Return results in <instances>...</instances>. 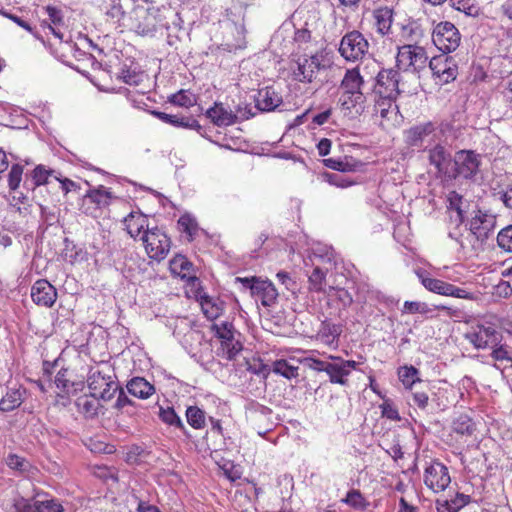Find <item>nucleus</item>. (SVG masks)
<instances>
[{
	"instance_id": "412c9836",
	"label": "nucleus",
	"mask_w": 512,
	"mask_h": 512,
	"mask_svg": "<svg viewBox=\"0 0 512 512\" xmlns=\"http://www.w3.org/2000/svg\"><path fill=\"white\" fill-rule=\"evenodd\" d=\"M429 164L434 166L437 173L448 174V167L453 161L450 152L441 144H436L427 150Z\"/></svg>"
},
{
	"instance_id": "f03ea898",
	"label": "nucleus",
	"mask_w": 512,
	"mask_h": 512,
	"mask_svg": "<svg viewBox=\"0 0 512 512\" xmlns=\"http://www.w3.org/2000/svg\"><path fill=\"white\" fill-rule=\"evenodd\" d=\"M363 85V77L360 75L357 68L348 69L346 71L340 84L342 93L339 102L342 109L348 111L355 109L358 114L364 111L366 97L362 92Z\"/></svg>"
},
{
	"instance_id": "bb28decb",
	"label": "nucleus",
	"mask_w": 512,
	"mask_h": 512,
	"mask_svg": "<svg viewBox=\"0 0 512 512\" xmlns=\"http://www.w3.org/2000/svg\"><path fill=\"white\" fill-rule=\"evenodd\" d=\"M152 115L160 119L161 121L168 123L175 127H182V128H190V129H200L201 126L198 123L197 120L193 118H185V117H179L177 115H171L160 111H152Z\"/></svg>"
},
{
	"instance_id": "8fccbe9b",
	"label": "nucleus",
	"mask_w": 512,
	"mask_h": 512,
	"mask_svg": "<svg viewBox=\"0 0 512 512\" xmlns=\"http://www.w3.org/2000/svg\"><path fill=\"white\" fill-rule=\"evenodd\" d=\"M403 312L410 314H427L431 312V308L424 302L419 301H405L403 305Z\"/></svg>"
},
{
	"instance_id": "603ef678",
	"label": "nucleus",
	"mask_w": 512,
	"mask_h": 512,
	"mask_svg": "<svg viewBox=\"0 0 512 512\" xmlns=\"http://www.w3.org/2000/svg\"><path fill=\"white\" fill-rule=\"evenodd\" d=\"M231 327V324L227 322L222 323L220 326L215 325L216 336L222 339V345H229L231 340L234 339Z\"/></svg>"
},
{
	"instance_id": "2eb2a0df",
	"label": "nucleus",
	"mask_w": 512,
	"mask_h": 512,
	"mask_svg": "<svg viewBox=\"0 0 512 512\" xmlns=\"http://www.w3.org/2000/svg\"><path fill=\"white\" fill-rule=\"evenodd\" d=\"M31 299L38 306L50 308L57 299V290L47 280L39 279L31 287Z\"/></svg>"
},
{
	"instance_id": "2f4dec72",
	"label": "nucleus",
	"mask_w": 512,
	"mask_h": 512,
	"mask_svg": "<svg viewBox=\"0 0 512 512\" xmlns=\"http://www.w3.org/2000/svg\"><path fill=\"white\" fill-rule=\"evenodd\" d=\"M419 374V370L412 365H405L398 369L399 380L406 389L410 390L416 383L422 382L421 378L419 377Z\"/></svg>"
},
{
	"instance_id": "cd10ccee",
	"label": "nucleus",
	"mask_w": 512,
	"mask_h": 512,
	"mask_svg": "<svg viewBox=\"0 0 512 512\" xmlns=\"http://www.w3.org/2000/svg\"><path fill=\"white\" fill-rule=\"evenodd\" d=\"M100 398L81 396L76 399L75 406L78 413L82 414L87 419H92L98 415L100 404L98 402Z\"/></svg>"
},
{
	"instance_id": "6ab92c4d",
	"label": "nucleus",
	"mask_w": 512,
	"mask_h": 512,
	"mask_svg": "<svg viewBox=\"0 0 512 512\" xmlns=\"http://www.w3.org/2000/svg\"><path fill=\"white\" fill-rule=\"evenodd\" d=\"M434 131L435 125L432 122L421 123L404 131V141L409 147L421 148L425 138Z\"/></svg>"
},
{
	"instance_id": "9b49d317",
	"label": "nucleus",
	"mask_w": 512,
	"mask_h": 512,
	"mask_svg": "<svg viewBox=\"0 0 512 512\" xmlns=\"http://www.w3.org/2000/svg\"><path fill=\"white\" fill-rule=\"evenodd\" d=\"M369 43L357 30L346 33L340 42L339 53L347 61H358L368 52Z\"/></svg>"
},
{
	"instance_id": "680f3d73",
	"label": "nucleus",
	"mask_w": 512,
	"mask_h": 512,
	"mask_svg": "<svg viewBox=\"0 0 512 512\" xmlns=\"http://www.w3.org/2000/svg\"><path fill=\"white\" fill-rule=\"evenodd\" d=\"M235 281L241 283L244 289H249L252 294V293H254V291H255L254 287L257 286V284L259 283L260 278H257L255 276H253V277H236Z\"/></svg>"
},
{
	"instance_id": "a211bd4d",
	"label": "nucleus",
	"mask_w": 512,
	"mask_h": 512,
	"mask_svg": "<svg viewBox=\"0 0 512 512\" xmlns=\"http://www.w3.org/2000/svg\"><path fill=\"white\" fill-rule=\"evenodd\" d=\"M137 7L135 0H109L106 14L125 28L127 18H131L132 11Z\"/></svg>"
},
{
	"instance_id": "f3484780",
	"label": "nucleus",
	"mask_w": 512,
	"mask_h": 512,
	"mask_svg": "<svg viewBox=\"0 0 512 512\" xmlns=\"http://www.w3.org/2000/svg\"><path fill=\"white\" fill-rule=\"evenodd\" d=\"M324 67L317 55L310 57L299 58L297 67L293 69L294 79L303 82L311 83L316 76V73Z\"/></svg>"
},
{
	"instance_id": "4c0bfd02",
	"label": "nucleus",
	"mask_w": 512,
	"mask_h": 512,
	"mask_svg": "<svg viewBox=\"0 0 512 512\" xmlns=\"http://www.w3.org/2000/svg\"><path fill=\"white\" fill-rule=\"evenodd\" d=\"M159 418L167 425L174 426L185 431V426L181 418L176 414L172 407L162 408L159 410Z\"/></svg>"
},
{
	"instance_id": "0e129e2a",
	"label": "nucleus",
	"mask_w": 512,
	"mask_h": 512,
	"mask_svg": "<svg viewBox=\"0 0 512 512\" xmlns=\"http://www.w3.org/2000/svg\"><path fill=\"white\" fill-rule=\"evenodd\" d=\"M118 397L115 402V408L117 409H123L124 407L128 405H133V401L126 395V393L123 391V389L119 386V390L117 391Z\"/></svg>"
},
{
	"instance_id": "ddd939ff",
	"label": "nucleus",
	"mask_w": 512,
	"mask_h": 512,
	"mask_svg": "<svg viewBox=\"0 0 512 512\" xmlns=\"http://www.w3.org/2000/svg\"><path fill=\"white\" fill-rule=\"evenodd\" d=\"M451 478L448 468L441 462L432 461L424 472V483L433 492L444 491L450 484Z\"/></svg>"
},
{
	"instance_id": "6e6d98bb",
	"label": "nucleus",
	"mask_w": 512,
	"mask_h": 512,
	"mask_svg": "<svg viewBox=\"0 0 512 512\" xmlns=\"http://www.w3.org/2000/svg\"><path fill=\"white\" fill-rule=\"evenodd\" d=\"M303 363L305 366H307L309 369L318 371V372H326L328 366V361H323L320 359L307 357L303 360Z\"/></svg>"
},
{
	"instance_id": "4be33fe9",
	"label": "nucleus",
	"mask_w": 512,
	"mask_h": 512,
	"mask_svg": "<svg viewBox=\"0 0 512 512\" xmlns=\"http://www.w3.org/2000/svg\"><path fill=\"white\" fill-rule=\"evenodd\" d=\"M54 384L61 394H75L84 387L83 381H73L67 368H61L54 379Z\"/></svg>"
},
{
	"instance_id": "bf43d9fd",
	"label": "nucleus",
	"mask_w": 512,
	"mask_h": 512,
	"mask_svg": "<svg viewBox=\"0 0 512 512\" xmlns=\"http://www.w3.org/2000/svg\"><path fill=\"white\" fill-rule=\"evenodd\" d=\"M327 180L330 184L340 188H346L353 184L352 181L346 179L342 174L339 173L327 174Z\"/></svg>"
},
{
	"instance_id": "e2e57ef3",
	"label": "nucleus",
	"mask_w": 512,
	"mask_h": 512,
	"mask_svg": "<svg viewBox=\"0 0 512 512\" xmlns=\"http://www.w3.org/2000/svg\"><path fill=\"white\" fill-rule=\"evenodd\" d=\"M276 277L278 281L286 287L287 290L293 291L295 289L296 283L292 280L287 272L280 271L277 273Z\"/></svg>"
},
{
	"instance_id": "c9c22d12",
	"label": "nucleus",
	"mask_w": 512,
	"mask_h": 512,
	"mask_svg": "<svg viewBox=\"0 0 512 512\" xmlns=\"http://www.w3.org/2000/svg\"><path fill=\"white\" fill-rule=\"evenodd\" d=\"M186 419L194 429H202L205 426V412L197 406H189L186 409Z\"/></svg>"
},
{
	"instance_id": "a19ab883",
	"label": "nucleus",
	"mask_w": 512,
	"mask_h": 512,
	"mask_svg": "<svg viewBox=\"0 0 512 512\" xmlns=\"http://www.w3.org/2000/svg\"><path fill=\"white\" fill-rule=\"evenodd\" d=\"M169 102L177 106L188 108L196 103V98L191 92L180 90L169 97Z\"/></svg>"
},
{
	"instance_id": "58836bf2",
	"label": "nucleus",
	"mask_w": 512,
	"mask_h": 512,
	"mask_svg": "<svg viewBox=\"0 0 512 512\" xmlns=\"http://www.w3.org/2000/svg\"><path fill=\"white\" fill-rule=\"evenodd\" d=\"M497 246L506 253H512V224L502 228L496 237Z\"/></svg>"
},
{
	"instance_id": "7c9ffc66",
	"label": "nucleus",
	"mask_w": 512,
	"mask_h": 512,
	"mask_svg": "<svg viewBox=\"0 0 512 512\" xmlns=\"http://www.w3.org/2000/svg\"><path fill=\"white\" fill-rule=\"evenodd\" d=\"M448 209L457 213L458 222L463 223L467 212L468 202L456 191L449 192L447 196Z\"/></svg>"
},
{
	"instance_id": "4d7b16f0",
	"label": "nucleus",
	"mask_w": 512,
	"mask_h": 512,
	"mask_svg": "<svg viewBox=\"0 0 512 512\" xmlns=\"http://www.w3.org/2000/svg\"><path fill=\"white\" fill-rule=\"evenodd\" d=\"M380 407H381V412H382L383 417H386L390 420H395V421L400 420L398 410L393 405V403H391L389 401H385Z\"/></svg>"
},
{
	"instance_id": "774afa93",
	"label": "nucleus",
	"mask_w": 512,
	"mask_h": 512,
	"mask_svg": "<svg viewBox=\"0 0 512 512\" xmlns=\"http://www.w3.org/2000/svg\"><path fill=\"white\" fill-rule=\"evenodd\" d=\"M496 294L503 298H508L512 295V286L507 281H500L496 286Z\"/></svg>"
},
{
	"instance_id": "69168bd1",
	"label": "nucleus",
	"mask_w": 512,
	"mask_h": 512,
	"mask_svg": "<svg viewBox=\"0 0 512 512\" xmlns=\"http://www.w3.org/2000/svg\"><path fill=\"white\" fill-rule=\"evenodd\" d=\"M413 402L420 409L424 410L428 406L429 397L425 392H414L412 393Z\"/></svg>"
},
{
	"instance_id": "aec40b11",
	"label": "nucleus",
	"mask_w": 512,
	"mask_h": 512,
	"mask_svg": "<svg viewBox=\"0 0 512 512\" xmlns=\"http://www.w3.org/2000/svg\"><path fill=\"white\" fill-rule=\"evenodd\" d=\"M255 107L261 112H270L282 104V96L274 87L259 89L255 95Z\"/></svg>"
},
{
	"instance_id": "79ce46f5",
	"label": "nucleus",
	"mask_w": 512,
	"mask_h": 512,
	"mask_svg": "<svg viewBox=\"0 0 512 512\" xmlns=\"http://www.w3.org/2000/svg\"><path fill=\"white\" fill-rule=\"evenodd\" d=\"M450 5L467 16L477 17L479 15V8L471 0H450Z\"/></svg>"
},
{
	"instance_id": "c85d7f7f",
	"label": "nucleus",
	"mask_w": 512,
	"mask_h": 512,
	"mask_svg": "<svg viewBox=\"0 0 512 512\" xmlns=\"http://www.w3.org/2000/svg\"><path fill=\"white\" fill-rule=\"evenodd\" d=\"M374 18L377 31L382 35L388 34L393 22V10L387 6L380 7L374 11Z\"/></svg>"
},
{
	"instance_id": "7ed1b4c3",
	"label": "nucleus",
	"mask_w": 512,
	"mask_h": 512,
	"mask_svg": "<svg viewBox=\"0 0 512 512\" xmlns=\"http://www.w3.org/2000/svg\"><path fill=\"white\" fill-rule=\"evenodd\" d=\"M467 226L472 236L471 245L474 251H483L497 226V217L488 210L477 208L472 211Z\"/></svg>"
},
{
	"instance_id": "338daca9",
	"label": "nucleus",
	"mask_w": 512,
	"mask_h": 512,
	"mask_svg": "<svg viewBox=\"0 0 512 512\" xmlns=\"http://www.w3.org/2000/svg\"><path fill=\"white\" fill-rule=\"evenodd\" d=\"M45 9L49 16V19L51 20V22L53 24L57 25V24L62 23L63 16H62V12L60 9H58L54 6H47Z\"/></svg>"
},
{
	"instance_id": "dca6fc26",
	"label": "nucleus",
	"mask_w": 512,
	"mask_h": 512,
	"mask_svg": "<svg viewBox=\"0 0 512 512\" xmlns=\"http://www.w3.org/2000/svg\"><path fill=\"white\" fill-rule=\"evenodd\" d=\"M500 337L496 329L483 325L477 326L466 334V339L477 349H490Z\"/></svg>"
},
{
	"instance_id": "39448f33",
	"label": "nucleus",
	"mask_w": 512,
	"mask_h": 512,
	"mask_svg": "<svg viewBox=\"0 0 512 512\" xmlns=\"http://www.w3.org/2000/svg\"><path fill=\"white\" fill-rule=\"evenodd\" d=\"M375 92L380 98L388 101L389 107H393V103L402 93L410 92L405 88L403 76L398 69L388 68L378 72L376 77Z\"/></svg>"
},
{
	"instance_id": "864d4df0",
	"label": "nucleus",
	"mask_w": 512,
	"mask_h": 512,
	"mask_svg": "<svg viewBox=\"0 0 512 512\" xmlns=\"http://www.w3.org/2000/svg\"><path fill=\"white\" fill-rule=\"evenodd\" d=\"M119 77L129 85H138L142 81V74L130 68H122Z\"/></svg>"
},
{
	"instance_id": "5701e85b",
	"label": "nucleus",
	"mask_w": 512,
	"mask_h": 512,
	"mask_svg": "<svg viewBox=\"0 0 512 512\" xmlns=\"http://www.w3.org/2000/svg\"><path fill=\"white\" fill-rule=\"evenodd\" d=\"M490 349V356L495 361L493 366L496 369L503 372L505 368L512 366V348L505 343L502 344L500 338Z\"/></svg>"
},
{
	"instance_id": "423d86ee",
	"label": "nucleus",
	"mask_w": 512,
	"mask_h": 512,
	"mask_svg": "<svg viewBox=\"0 0 512 512\" xmlns=\"http://www.w3.org/2000/svg\"><path fill=\"white\" fill-rule=\"evenodd\" d=\"M428 56L423 47L403 45L398 48L396 68L399 71L418 79V73L426 67Z\"/></svg>"
},
{
	"instance_id": "9d476101",
	"label": "nucleus",
	"mask_w": 512,
	"mask_h": 512,
	"mask_svg": "<svg viewBox=\"0 0 512 512\" xmlns=\"http://www.w3.org/2000/svg\"><path fill=\"white\" fill-rule=\"evenodd\" d=\"M432 41L440 51L450 53L459 47L461 35L453 23L444 21L433 29Z\"/></svg>"
},
{
	"instance_id": "f257e3e1",
	"label": "nucleus",
	"mask_w": 512,
	"mask_h": 512,
	"mask_svg": "<svg viewBox=\"0 0 512 512\" xmlns=\"http://www.w3.org/2000/svg\"><path fill=\"white\" fill-rule=\"evenodd\" d=\"M162 10L156 6H141L132 11L131 18L126 19L125 28L135 31L141 36H154L158 31L169 28Z\"/></svg>"
},
{
	"instance_id": "393cba45",
	"label": "nucleus",
	"mask_w": 512,
	"mask_h": 512,
	"mask_svg": "<svg viewBox=\"0 0 512 512\" xmlns=\"http://www.w3.org/2000/svg\"><path fill=\"white\" fill-rule=\"evenodd\" d=\"M254 289L252 296L260 299L263 306L270 307L276 302L278 292L271 281L260 279Z\"/></svg>"
},
{
	"instance_id": "20e7f679",
	"label": "nucleus",
	"mask_w": 512,
	"mask_h": 512,
	"mask_svg": "<svg viewBox=\"0 0 512 512\" xmlns=\"http://www.w3.org/2000/svg\"><path fill=\"white\" fill-rule=\"evenodd\" d=\"M87 385L91 391V397L100 398V400L105 402L114 398L119 390L116 375L108 366H105L104 369L99 367L91 368L87 376Z\"/></svg>"
},
{
	"instance_id": "a878e982",
	"label": "nucleus",
	"mask_w": 512,
	"mask_h": 512,
	"mask_svg": "<svg viewBox=\"0 0 512 512\" xmlns=\"http://www.w3.org/2000/svg\"><path fill=\"white\" fill-rule=\"evenodd\" d=\"M127 390L135 397L147 399L155 392V387L143 377H134L127 383Z\"/></svg>"
},
{
	"instance_id": "6e6552de",
	"label": "nucleus",
	"mask_w": 512,
	"mask_h": 512,
	"mask_svg": "<svg viewBox=\"0 0 512 512\" xmlns=\"http://www.w3.org/2000/svg\"><path fill=\"white\" fill-rule=\"evenodd\" d=\"M141 240L148 256L156 261L163 260L170 251V238L158 227L145 230Z\"/></svg>"
},
{
	"instance_id": "49530a36",
	"label": "nucleus",
	"mask_w": 512,
	"mask_h": 512,
	"mask_svg": "<svg viewBox=\"0 0 512 512\" xmlns=\"http://www.w3.org/2000/svg\"><path fill=\"white\" fill-rule=\"evenodd\" d=\"M191 267L192 264L184 256L181 255L174 257L170 261L171 271L179 275L182 274V276H185V273L188 272Z\"/></svg>"
},
{
	"instance_id": "a18cd8bd",
	"label": "nucleus",
	"mask_w": 512,
	"mask_h": 512,
	"mask_svg": "<svg viewBox=\"0 0 512 512\" xmlns=\"http://www.w3.org/2000/svg\"><path fill=\"white\" fill-rule=\"evenodd\" d=\"M273 371L287 379L296 378L298 376V367L290 365L285 360L276 361Z\"/></svg>"
},
{
	"instance_id": "5fc2aeb1",
	"label": "nucleus",
	"mask_w": 512,
	"mask_h": 512,
	"mask_svg": "<svg viewBox=\"0 0 512 512\" xmlns=\"http://www.w3.org/2000/svg\"><path fill=\"white\" fill-rule=\"evenodd\" d=\"M15 512H36L35 502L32 504L28 499L20 497L14 500Z\"/></svg>"
},
{
	"instance_id": "37998d69",
	"label": "nucleus",
	"mask_w": 512,
	"mask_h": 512,
	"mask_svg": "<svg viewBox=\"0 0 512 512\" xmlns=\"http://www.w3.org/2000/svg\"><path fill=\"white\" fill-rule=\"evenodd\" d=\"M326 281V273L320 267H315L309 276L310 290L323 292Z\"/></svg>"
},
{
	"instance_id": "1a4fd4ad",
	"label": "nucleus",
	"mask_w": 512,
	"mask_h": 512,
	"mask_svg": "<svg viewBox=\"0 0 512 512\" xmlns=\"http://www.w3.org/2000/svg\"><path fill=\"white\" fill-rule=\"evenodd\" d=\"M416 274L422 285L430 292L460 299L473 300L475 298L472 292L459 288L443 280L431 278L426 271L419 270Z\"/></svg>"
},
{
	"instance_id": "ea45409f",
	"label": "nucleus",
	"mask_w": 512,
	"mask_h": 512,
	"mask_svg": "<svg viewBox=\"0 0 512 512\" xmlns=\"http://www.w3.org/2000/svg\"><path fill=\"white\" fill-rule=\"evenodd\" d=\"M342 501L357 510H365L369 506L362 493L355 489L350 490Z\"/></svg>"
},
{
	"instance_id": "f8f14e48",
	"label": "nucleus",
	"mask_w": 512,
	"mask_h": 512,
	"mask_svg": "<svg viewBox=\"0 0 512 512\" xmlns=\"http://www.w3.org/2000/svg\"><path fill=\"white\" fill-rule=\"evenodd\" d=\"M248 106L241 108L238 106L236 113L228 110L222 103H215L213 107L206 111V116L217 126H230L239 120L249 119L255 113Z\"/></svg>"
},
{
	"instance_id": "72a5a7b5",
	"label": "nucleus",
	"mask_w": 512,
	"mask_h": 512,
	"mask_svg": "<svg viewBox=\"0 0 512 512\" xmlns=\"http://www.w3.org/2000/svg\"><path fill=\"white\" fill-rule=\"evenodd\" d=\"M453 431L460 435L470 436L476 430L475 423L473 420L465 414L458 416L452 425Z\"/></svg>"
},
{
	"instance_id": "13d9d810",
	"label": "nucleus",
	"mask_w": 512,
	"mask_h": 512,
	"mask_svg": "<svg viewBox=\"0 0 512 512\" xmlns=\"http://www.w3.org/2000/svg\"><path fill=\"white\" fill-rule=\"evenodd\" d=\"M449 501L452 505V510L458 512L461 508L470 503L471 497L463 493H457L455 497Z\"/></svg>"
},
{
	"instance_id": "4468645a",
	"label": "nucleus",
	"mask_w": 512,
	"mask_h": 512,
	"mask_svg": "<svg viewBox=\"0 0 512 512\" xmlns=\"http://www.w3.org/2000/svg\"><path fill=\"white\" fill-rule=\"evenodd\" d=\"M332 362L326 366V373L329 376L331 383L346 385L348 380L347 377L351 372L356 369L357 362L353 360H344L341 357L330 356Z\"/></svg>"
},
{
	"instance_id": "052dcab7",
	"label": "nucleus",
	"mask_w": 512,
	"mask_h": 512,
	"mask_svg": "<svg viewBox=\"0 0 512 512\" xmlns=\"http://www.w3.org/2000/svg\"><path fill=\"white\" fill-rule=\"evenodd\" d=\"M223 351L226 353V358L232 360L236 357V355L241 351L242 346L239 342H235L234 339L231 340V344L222 345Z\"/></svg>"
},
{
	"instance_id": "f704fd0d",
	"label": "nucleus",
	"mask_w": 512,
	"mask_h": 512,
	"mask_svg": "<svg viewBox=\"0 0 512 512\" xmlns=\"http://www.w3.org/2000/svg\"><path fill=\"white\" fill-rule=\"evenodd\" d=\"M92 203H95L97 207H106L110 204L112 194L104 186H100L98 189L90 190L86 196Z\"/></svg>"
},
{
	"instance_id": "c03bdc74",
	"label": "nucleus",
	"mask_w": 512,
	"mask_h": 512,
	"mask_svg": "<svg viewBox=\"0 0 512 512\" xmlns=\"http://www.w3.org/2000/svg\"><path fill=\"white\" fill-rule=\"evenodd\" d=\"M178 225L181 231L186 233L190 239H192L198 231L196 220L189 214L182 215L178 220Z\"/></svg>"
},
{
	"instance_id": "de8ad7c7",
	"label": "nucleus",
	"mask_w": 512,
	"mask_h": 512,
	"mask_svg": "<svg viewBox=\"0 0 512 512\" xmlns=\"http://www.w3.org/2000/svg\"><path fill=\"white\" fill-rule=\"evenodd\" d=\"M23 175V167L20 164L12 165L8 174V186L15 191L19 188Z\"/></svg>"
},
{
	"instance_id": "3c124183",
	"label": "nucleus",
	"mask_w": 512,
	"mask_h": 512,
	"mask_svg": "<svg viewBox=\"0 0 512 512\" xmlns=\"http://www.w3.org/2000/svg\"><path fill=\"white\" fill-rule=\"evenodd\" d=\"M429 67L433 75L441 80L442 76L445 75V71L448 70L447 58L442 59L440 57H434L430 60Z\"/></svg>"
},
{
	"instance_id": "0eeeda50",
	"label": "nucleus",
	"mask_w": 512,
	"mask_h": 512,
	"mask_svg": "<svg viewBox=\"0 0 512 512\" xmlns=\"http://www.w3.org/2000/svg\"><path fill=\"white\" fill-rule=\"evenodd\" d=\"M453 169L448 176L453 179L475 181L480 173L482 157L474 150H459L453 157Z\"/></svg>"
},
{
	"instance_id": "473e14b6",
	"label": "nucleus",
	"mask_w": 512,
	"mask_h": 512,
	"mask_svg": "<svg viewBox=\"0 0 512 512\" xmlns=\"http://www.w3.org/2000/svg\"><path fill=\"white\" fill-rule=\"evenodd\" d=\"M22 403V395L19 389H10L6 395L0 399V410L9 412L19 407Z\"/></svg>"
},
{
	"instance_id": "c756f323",
	"label": "nucleus",
	"mask_w": 512,
	"mask_h": 512,
	"mask_svg": "<svg viewBox=\"0 0 512 512\" xmlns=\"http://www.w3.org/2000/svg\"><path fill=\"white\" fill-rule=\"evenodd\" d=\"M51 172V170L47 169L43 165L36 166L32 170L31 174L26 176L24 186L27 189L34 190L36 187L46 184Z\"/></svg>"
},
{
	"instance_id": "e433bc0d",
	"label": "nucleus",
	"mask_w": 512,
	"mask_h": 512,
	"mask_svg": "<svg viewBox=\"0 0 512 512\" xmlns=\"http://www.w3.org/2000/svg\"><path fill=\"white\" fill-rule=\"evenodd\" d=\"M6 464L9 468L19 471L22 474H29L33 469V466L27 459L17 454H9L6 459Z\"/></svg>"
},
{
	"instance_id": "b1692460",
	"label": "nucleus",
	"mask_w": 512,
	"mask_h": 512,
	"mask_svg": "<svg viewBox=\"0 0 512 512\" xmlns=\"http://www.w3.org/2000/svg\"><path fill=\"white\" fill-rule=\"evenodd\" d=\"M128 234L132 238H136L140 233H145V230L150 229L148 226V218L141 212H130L123 220Z\"/></svg>"
},
{
	"instance_id": "09e8293b",
	"label": "nucleus",
	"mask_w": 512,
	"mask_h": 512,
	"mask_svg": "<svg viewBox=\"0 0 512 512\" xmlns=\"http://www.w3.org/2000/svg\"><path fill=\"white\" fill-rule=\"evenodd\" d=\"M36 512H63V506L56 499L35 501Z\"/></svg>"
}]
</instances>
